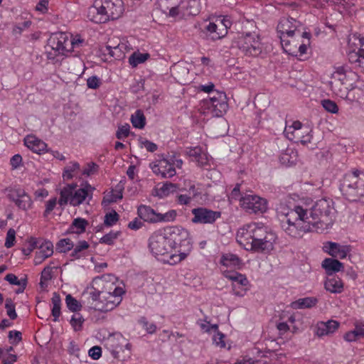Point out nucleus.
<instances>
[{
  "mask_svg": "<svg viewBox=\"0 0 364 364\" xmlns=\"http://www.w3.org/2000/svg\"><path fill=\"white\" fill-rule=\"evenodd\" d=\"M334 203L330 198L316 200L310 208L307 205H294L284 213L282 230L289 236L299 238L309 232H321L332 227L336 219Z\"/></svg>",
  "mask_w": 364,
  "mask_h": 364,
  "instance_id": "obj_1",
  "label": "nucleus"
},
{
  "mask_svg": "<svg viewBox=\"0 0 364 364\" xmlns=\"http://www.w3.org/2000/svg\"><path fill=\"white\" fill-rule=\"evenodd\" d=\"M236 239L247 250L269 252L274 248L276 236L265 228L251 223L238 230Z\"/></svg>",
  "mask_w": 364,
  "mask_h": 364,
  "instance_id": "obj_2",
  "label": "nucleus"
},
{
  "mask_svg": "<svg viewBox=\"0 0 364 364\" xmlns=\"http://www.w3.org/2000/svg\"><path fill=\"white\" fill-rule=\"evenodd\" d=\"M191 244L189 232L187 230L174 227L170 232L169 236L162 231H156L149 238V247L151 252L157 255H169L173 258V251L176 245H189Z\"/></svg>",
  "mask_w": 364,
  "mask_h": 364,
  "instance_id": "obj_3",
  "label": "nucleus"
},
{
  "mask_svg": "<svg viewBox=\"0 0 364 364\" xmlns=\"http://www.w3.org/2000/svg\"><path fill=\"white\" fill-rule=\"evenodd\" d=\"M109 290L100 291L92 287L89 292V303L97 311L107 312L115 309L122 300V295L125 293L121 287H115L112 291Z\"/></svg>",
  "mask_w": 364,
  "mask_h": 364,
  "instance_id": "obj_4",
  "label": "nucleus"
},
{
  "mask_svg": "<svg viewBox=\"0 0 364 364\" xmlns=\"http://www.w3.org/2000/svg\"><path fill=\"white\" fill-rule=\"evenodd\" d=\"M122 0H95L89 8L88 17L96 23H105L109 19H117L123 13Z\"/></svg>",
  "mask_w": 364,
  "mask_h": 364,
  "instance_id": "obj_5",
  "label": "nucleus"
},
{
  "mask_svg": "<svg viewBox=\"0 0 364 364\" xmlns=\"http://www.w3.org/2000/svg\"><path fill=\"white\" fill-rule=\"evenodd\" d=\"M77 184L72 183L65 186L60 191L58 203L65 205L69 203L73 206L82 204L87 198L89 201L92 198L94 188L86 183L84 187L76 189Z\"/></svg>",
  "mask_w": 364,
  "mask_h": 364,
  "instance_id": "obj_6",
  "label": "nucleus"
},
{
  "mask_svg": "<svg viewBox=\"0 0 364 364\" xmlns=\"http://www.w3.org/2000/svg\"><path fill=\"white\" fill-rule=\"evenodd\" d=\"M341 189L348 200L364 203V173L355 171L346 175Z\"/></svg>",
  "mask_w": 364,
  "mask_h": 364,
  "instance_id": "obj_7",
  "label": "nucleus"
},
{
  "mask_svg": "<svg viewBox=\"0 0 364 364\" xmlns=\"http://www.w3.org/2000/svg\"><path fill=\"white\" fill-rule=\"evenodd\" d=\"M235 43L241 52L247 56L257 57L264 50L259 36L254 31H244L240 33L237 38Z\"/></svg>",
  "mask_w": 364,
  "mask_h": 364,
  "instance_id": "obj_8",
  "label": "nucleus"
},
{
  "mask_svg": "<svg viewBox=\"0 0 364 364\" xmlns=\"http://www.w3.org/2000/svg\"><path fill=\"white\" fill-rule=\"evenodd\" d=\"M208 100L203 102L202 109L203 113L209 114L211 117H219L223 116L228 109L227 97L223 92H213Z\"/></svg>",
  "mask_w": 364,
  "mask_h": 364,
  "instance_id": "obj_9",
  "label": "nucleus"
},
{
  "mask_svg": "<svg viewBox=\"0 0 364 364\" xmlns=\"http://www.w3.org/2000/svg\"><path fill=\"white\" fill-rule=\"evenodd\" d=\"M137 212L141 219L151 223L172 222L177 215L175 210H170L165 213H156L150 206L144 205L138 208Z\"/></svg>",
  "mask_w": 364,
  "mask_h": 364,
  "instance_id": "obj_10",
  "label": "nucleus"
},
{
  "mask_svg": "<svg viewBox=\"0 0 364 364\" xmlns=\"http://www.w3.org/2000/svg\"><path fill=\"white\" fill-rule=\"evenodd\" d=\"M107 345L115 358L122 360L130 356L132 346L122 335L109 338Z\"/></svg>",
  "mask_w": 364,
  "mask_h": 364,
  "instance_id": "obj_11",
  "label": "nucleus"
},
{
  "mask_svg": "<svg viewBox=\"0 0 364 364\" xmlns=\"http://www.w3.org/2000/svg\"><path fill=\"white\" fill-rule=\"evenodd\" d=\"M241 207L248 213H263L267 209L265 199L256 195L247 194L240 198Z\"/></svg>",
  "mask_w": 364,
  "mask_h": 364,
  "instance_id": "obj_12",
  "label": "nucleus"
},
{
  "mask_svg": "<svg viewBox=\"0 0 364 364\" xmlns=\"http://www.w3.org/2000/svg\"><path fill=\"white\" fill-rule=\"evenodd\" d=\"M225 277L232 281V294L237 296H244L249 290L250 282L245 274L237 272H226Z\"/></svg>",
  "mask_w": 364,
  "mask_h": 364,
  "instance_id": "obj_13",
  "label": "nucleus"
},
{
  "mask_svg": "<svg viewBox=\"0 0 364 364\" xmlns=\"http://www.w3.org/2000/svg\"><path fill=\"white\" fill-rule=\"evenodd\" d=\"M191 213L193 215L191 221L195 224H213L221 217V212L203 207L192 209Z\"/></svg>",
  "mask_w": 364,
  "mask_h": 364,
  "instance_id": "obj_14",
  "label": "nucleus"
},
{
  "mask_svg": "<svg viewBox=\"0 0 364 364\" xmlns=\"http://www.w3.org/2000/svg\"><path fill=\"white\" fill-rule=\"evenodd\" d=\"M7 197L22 210L27 211L32 208L33 201L31 196L21 188H11Z\"/></svg>",
  "mask_w": 364,
  "mask_h": 364,
  "instance_id": "obj_15",
  "label": "nucleus"
},
{
  "mask_svg": "<svg viewBox=\"0 0 364 364\" xmlns=\"http://www.w3.org/2000/svg\"><path fill=\"white\" fill-rule=\"evenodd\" d=\"M150 168L156 175L162 178H169L176 173L173 164L166 159H162L149 164Z\"/></svg>",
  "mask_w": 364,
  "mask_h": 364,
  "instance_id": "obj_16",
  "label": "nucleus"
},
{
  "mask_svg": "<svg viewBox=\"0 0 364 364\" xmlns=\"http://www.w3.org/2000/svg\"><path fill=\"white\" fill-rule=\"evenodd\" d=\"M48 43L55 48L58 53L66 55L71 51L70 38L66 33L60 32L53 34L48 40Z\"/></svg>",
  "mask_w": 364,
  "mask_h": 364,
  "instance_id": "obj_17",
  "label": "nucleus"
},
{
  "mask_svg": "<svg viewBox=\"0 0 364 364\" xmlns=\"http://www.w3.org/2000/svg\"><path fill=\"white\" fill-rule=\"evenodd\" d=\"M301 23L293 18L283 17L277 25V31L280 35H287V37H293L296 32H299Z\"/></svg>",
  "mask_w": 364,
  "mask_h": 364,
  "instance_id": "obj_18",
  "label": "nucleus"
},
{
  "mask_svg": "<svg viewBox=\"0 0 364 364\" xmlns=\"http://www.w3.org/2000/svg\"><path fill=\"white\" fill-rule=\"evenodd\" d=\"M323 250L333 257L344 259L350 251V246L342 245L334 242H326L323 244Z\"/></svg>",
  "mask_w": 364,
  "mask_h": 364,
  "instance_id": "obj_19",
  "label": "nucleus"
},
{
  "mask_svg": "<svg viewBox=\"0 0 364 364\" xmlns=\"http://www.w3.org/2000/svg\"><path fill=\"white\" fill-rule=\"evenodd\" d=\"M357 77V75L348 69L346 66H338L333 73L331 78L346 84L349 86L352 85V81Z\"/></svg>",
  "mask_w": 364,
  "mask_h": 364,
  "instance_id": "obj_20",
  "label": "nucleus"
},
{
  "mask_svg": "<svg viewBox=\"0 0 364 364\" xmlns=\"http://www.w3.org/2000/svg\"><path fill=\"white\" fill-rule=\"evenodd\" d=\"M203 32L205 35L207 40L213 41L220 40L227 35L225 28H220L218 25L213 22H209V23L205 26Z\"/></svg>",
  "mask_w": 364,
  "mask_h": 364,
  "instance_id": "obj_21",
  "label": "nucleus"
},
{
  "mask_svg": "<svg viewBox=\"0 0 364 364\" xmlns=\"http://www.w3.org/2000/svg\"><path fill=\"white\" fill-rule=\"evenodd\" d=\"M340 323L335 320H328L326 322L321 321L316 325V333L318 337L333 333L339 327Z\"/></svg>",
  "mask_w": 364,
  "mask_h": 364,
  "instance_id": "obj_22",
  "label": "nucleus"
},
{
  "mask_svg": "<svg viewBox=\"0 0 364 364\" xmlns=\"http://www.w3.org/2000/svg\"><path fill=\"white\" fill-rule=\"evenodd\" d=\"M53 253V245L50 241L43 242L39 247V250L36 252L34 263L36 265L40 264L46 259L50 257Z\"/></svg>",
  "mask_w": 364,
  "mask_h": 364,
  "instance_id": "obj_23",
  "label": "nucleus"
},
{
  "mask_svg": "<svg viewBox=\"0 0 364 364\" xmlns=\"http://www.w3.org/2000/svg\"><path fill=\"white\" fill-rule=\"evenodd\" d=\"M182 17L196 16L200 11V0H181Z\"/></svg>",
  "mask_w": 364,
  "mask_h": 364,
  "instance_id": "obj_24",
  "label": "nucleus"
},
{
  "mask_svg": "<svg viewBox=\"0 0 364 364\" xmlns=\"http://www.w3.org/2000/svg\"><path fill=\"white\" fill-rule=\"evenodd\" d=\"M24 144L32 151L41 154L46 150L47 144L33 135H28L24 139Z\"/></svg>",
  "mask_w": 364,
  "mask_h": 364,
  "instance_id": "obj_25",
  "label": "nucleus"
},
{
  "mask_svg": "<svg viewBox=\"0 0 364 364\" xmlns=\"http://www.w3.org/2000/svg\"><path fill=\"white\" fill-rule=\"evenodd\" d=\"M322 267L325 269L326 274L330 276L343 270V264L336 259L326 258L322 262Z\"/></svg>",
  "mask_w": 364,
  "mask_h": 364,
  "instance_id": "obj_26",
  "label": "nucleus"
},
{
  "mask_svg": "<svg viewBox=\"0 0 364 364\" xmlns=\"http://www.w3.org/2000/svg\"><path fill=\"white\" fill-rule=\"evenodd\" d=\"M317 303L318 299L316 297H304L291 302V307L294 309H310L315 306Z\"/></svg>",
  "mask_w": 364,
  "mask_h": 364,
  "instance_id": "obj_27",
  "label": "nucleus"
},
{
  "mask_svg": "<svg viewBox=\"0 0 364 364\" xmlns=\"http://www.w3.org/2000/svg\"><path fill=\"white\" fill-rule=\"evenodd\" d=\"M344 99L360 105L364 104V90L358 87H352L348 90V95Z\"/></svg>",
  "mask_w": 364,
  "mask_h": 364,
  "instance_id": "obj_28",
  "label": "nucleus"
},
{
  "mask_svg": "<svg viewBox=\"0 0 364 364\" xmlns=\"http://www.w3.org/2000/svg\"><path fill=\"white\" fill-rule=\"evenodd\" d=\"M87 225L88 222L85 219L81 218H75L69 227L68 232L77 235L82 234L85 232L86 226Z\"/></svg>",
  "mask_w": 364,
  "mask_h": 364,
  "instance_id": "obj_29",
  "label": "nucleus"
},
{
  "mask_svg": "<svg viewBox=\"0 0 364 364\" xmlns=\"http://www.w3.org/2000/svg\"><path fill=\"white\" fill-rule=\"evenodd\" d=\"M325 289L331 293L338 294L343 291V284L341 279L333 277L326 281Z\"/></svg>",
  "mask_w": 364,
  "mask_h": 364,
  "instance_id": "obj_30",
  "label": "nucleus"
},
{
  "mask_svg": "<svg viewBox=\"0 0 364 364\" xmlns=\"http://www.w3.org/2000/svg\"><path fill=\"white\" fill-rule=\"evenodd\" d=\"M331 90L338 97L344 99L345 96L348 95L349 85L343 84L342 82L333 80L329 82Z\"/></svg>",
  "mask_w": 364,
  "mask_h": 364,
  "instance_id": "obj_31",
  "label": "nucleus"
},
{
  "mask_svg": "<svg viewBox=\"0 0 364 364\" xmlns=\"http://www.w3.org/2000/svg\"><path fill=\"white\" fill-rule=\"evenodd\" d=\"M297 154L291 149H287L279 155V161L285 166H291L294 164L296 160Z\"/></svg>",
  "mask_w": 364,
  "mask_h": 364,
  "instance_id": "obj_32",
  "label": "nucleus"
},
{
  "mask_svg": "<svg viewBox=\"0 0 364 364\" xmlns=\"http://www.w3.org/2000/svg\"><path fill=\"white\" fill-rule=\"evenodd\" d=\"M240 263L241 260L239 257L232 253L224 254L220 258V264L225 267H235Z\"/></svg>",
  "mask_w": 364,
  "mask_h": 364,
  "instance_id": "obj_33",
  "label": "nucleus"
},
{
  "mask_svg": "<svg viewBox=\"0 0 364 364\" xmlns=\"http://www.w3.org/2000/svg\"><path fill=\"white\" fill-rule=\"evenodd\" d=\"M279 38L284 50L289 55L296 56L297 45H291V40L289 39V37H287V35H280ZM290 38H292L293 37Z\"/></svg>",
  "mask_w": 364,
  "mask_h": 364,
  "instance_id": "obj_34",
  "label": "nucleus"
},
{
  "mask_svg": "<svg viewBox=\"0 0 364 364\" xmlns=\"http://www.w3.org/2000/svg\"><path fill=\"white\" fill-rule=\"evenodd\" d=\"M90 247L88 242L85 240H80L77 244L73 247V250L70 254V257L74 259H80L82 257H84L85 251L87 250Z\"/></svg>",
  "mask_w": 364,
  "mask_h": 364,
  "instance_id": "obj_35",
  "label": "nucleus"
},
{
  "mask_svg": "<svg viewBox=\"0 0 364 364\" xmlns=\"http://www.w3.org/2000/svg\"><path fill=\"white\" fill-rule=\"evenodd\" d=\"M131 122L134 127L143 129L146 124V117L141 109H137L134 114L131 116Z\"/></svg>",
  "mask_w": 364,
  "mask_h": 364,
  "instance_id": "obj_36",
  "label": "nucleus"
},
{
  "mask_svg": "<svg viewBox=\"0 0 364 364\" xmlns=\"http://www.w3.org/2000/svg\"><path fill=\"white\" fill-rule=\"evenodd\" d=\"M51 301L53 304L51 314L54 318L53 321H57L58 320L59 316H60L61 299L60 295L58 293L54 292Z\"/></svg>",
  "mask_w": 364,
  "mask_h": 364,
  "instance_id": "obj_37",
  "label": "nucleus"
},
{
  "mask_svg": "<svg viewBox=\"0 0 364 364\" xmlns=\"http://www.w3.org/2000/svg\"><path fill=\"white\" fill-rule=\"evenodd\" d=\"M177 188L178 186L176 183L166 182L158 189V195L161 198L166 197L170 193L176 192Z\"/></svg>",
  "mask_w": 364,
  "mask_h": 364,
  "instance_id": "obj_38",
  "label": "nucleus"
},
{
  "mask_svg": "<svg viewBox=\"0 0 364 364\" xmlns=\"http://www.w3.org/2000/svg\"><path fill=\"white\" fill-rule=\"evenodd\" d=\"M149 58V53H141L134 52L129 58V63L132 67H136L139 64L145 62Z\"/></svg>",
  "mask_w": 364,
  "mask_h": 364,
  "instance_id": "obj_39",
  "label": "nucleus"
},
{
  "mask_svg": "<svg viewBox=\"0 0 364 364\" xmlns=\"http://www.w3.org/2000/svg\"><path fill=\"white\" fill-rule=\"evenodd\" d=\"M301 128L302 124L299 121L294 122L291 126H289L288 128H286L285 131L287 135H289V134L290 133L293 136V138H291L290 136H288L289 139L291 140L296 137L299 139L301 135L300 130L301 129Z\"/></svg>",
  "mask_w": 364,
  "mask_h": 364,
  "instance_id": "obj_40",
  "label": "nucleus"
},
{
  "mask_svg": "<svg viewBox=\"0 0 364 364\" xmlns=\"http://www.w3.org/2000/svg\"><path fill=\"white\" fill-rule=\"evenodd\" d=\"M74 247L73 241L69 238L61 239L56 245V250L59 252H67Z\"/></svg>",
  "mask_w": 364,
  "mask_h": 364,
  "instance_id": "obj_41",
  "label": "nucleus"
},
{
  "mask_svg": "<svg viewBox=\"0 0 364 364\" xmlns=\"http://www.w3.org/2000/svg\"><path fill=\"white\" fill-rule=\"evenodd\" d=\"M80 169V164L77 162H72L70 165L65 167L63 178L64 180L73 178L74 172Z\"/></svg>",
  "mask_w": 364,
  "mask_h": 364,
  "instance_id": "obj_42",
  "label": "nucleus"
},
{
  "mask_svg": "<svg viewBox=\"0 0 364 364\" xmlns=\"http://www.w3.org/2000/svg\"><path fill=\"white\" fill-rule=\"evenodd\" d=\"M65 303L68 309L73 312L80 311L81 304L70 294H68L65 298Z\"/></svg>",
  "mask_w": 364,
  "mask_h": 364,
  "instance_id": "obj_43",
  "label": "nucleus"
},
{
  "mask_svg": "<svg viewBox=\"0 0 364 364\" xmlns=\"http://www.w3.org/2000/svg\"><path fill=\"white\" fill-rule=\"evenodd\" d=\"M120 234L121 232L119 231H110L109 233L105 235L102 238H100V243L112 245Z\"/></svg>",
  "mask_w": 364,
  "mask_h": 364,
  "instance_id": "obj_44",
  "label": "nucleus"
},
{
  "mask_svg": "<svg viewBox=\"0 0 364 364\" xmlns=\"http://www.w3.org/2000/svg\"><path fill=\"white\" fill-rule=\"evenodd\" d=\"M122 198V193L119 192L117 193H114L112 191L107 193L105 196H104L102 205L104 206L109 205L111 203H116L119 199Z\"/></svg>",
  "mask_w": 364,
  "mask_h": 364,
  "instance_id": "obj_45",
  "label": "nucleus"
},
{
  "mask_svg": "<svg viewBox=\"0 0 364 364\" xmlns=\"http://www.w3.org/2000/svg\"><path fill=\"white\" fill-rule=\"evenodd\" d=\"M46 48V55L47 58L53 62H58L60 60L59 57L65 55L61 53H58V51L55 50V48H53V46H50L49 43Z\"/></svg>",
  "mask_w": 364,
  "mask_h": 364,
  "instance_id": "obj_46",
  "label": "nucleus"
},
{
  "mask_svg": "<svg viewBox=\"0 0 364 364\" xmlns=\"http://www.w3.org/2000/svg\"><path fill=\"white\" fill-rule=\"evenodd\" d=\"M139 323L149 334H153L156 331V326L154 323H149L147 318L144 316H142L139 319Z\"/></svg>",
  "mask_w": 364,
  "mask_h": 364,
  "instance_id": "obj_47",
  "label": "nucleus"
},
{
  "mask_svg": "<svg viewBox=\"0 0 364 364\" xmlns=\"http://www.w3.org/2000/svg\"><path fill=\"white\" fill-rule=\"evenodd\" d=\"M5 308L6 309V314L11 320H15L17 318V314L15 309V304L11 299H6Z\"/></svg>",
  "mask_w": 364,
  "mask_h": 364,
  "instance_id": "obj_48",
  "label": "nucleus"
},
{
  "mask_svg": "<svg viewBox=\"0 0 364 364\" xmlns=\"http://www.w3.org/2000/svg\"><path fill=\"white\" fill-rule=\"evenodd\" d=\"M84 318L80 314H74L70 320V324L75 331L81 330Z\"/></svg>",
  "mask_w": 364,
  "mask_h": 364,
  "instance_id": "obj_49",
  "label": "nucleus"
},
{
  "mask_svg": "<svg viewBox=\"0 0 364 364\" xmlns=\"http://www.w3.org/2000/svg\"><path fill=\"white\" fill-rule=\"evenodd\" d=\"M119 220V215L114 210L107 213L105 216L104 223L106 226L110 227L114 225Z\"/></svg>",
  "mask_w": 364,
  "mask_h": 364,
  "instance_id": "obj_50",
  "label": "nucleus"
},
{
  "mask_svg": "<svg viewBox=\"0 0 364 364\" xmlns=\"http://www.w3.org/2000/svg\"><path fill=\"white\" fill-rule=\"evenodd\" d=\"M323 107L328 112L336 114L338 111L337 104L331 100H323L321 102Z\"/></svg>",
  "mask_w": 364,
  "mask_h": 364,
  "instance_id": "obj_51",
  "label": "nucleus"
},
{
  "mask_svg": "<svg viewBox=\"0 0 364 364\" xmlns=\"http://www.w3.org/2000/svg\"><path fill=\"white\" fill-rule=\"evenodd\" d=\"M130 131V126L129 124H125L124 125L119 126L116 132V137L118 139H122L123 138H126L129 136Z\"/></svg>",
  "mask_w": 364,
  "mask_h": 364,
  "instance_id": "obj_52",
  "label": "nucleus"
},
{
  "mask_svg": "<svg viewBox=\"0 0 364 364\" xmlns=\"http://www.w3.org/2000/svg\"><path fill=\"white\" fill-rule=\"evenodd\" d=\"M15 240L16 231L14 229L10 228L6 233V237L4 244L5 247L7 248H10L12 246H14Z\"/></svg>",
  "mask_w": 364,
  "mask_h": 364,
  "instance_id": "obj_53",
  "label": "nucleus"
},
{
  "mask_svg": "<svg viewBox=\"0 0 364 364\" xmlns=\"http://www.w3.org/2000/svg\"><path fill=\"white\" fill-rule=\"evenodd\" d=\"M100 84V79L96 75L91 76L87 80V86L90 89H97Z\"/></svg>",
  "mask_w": 364,
  "mask_h": 364,
  "instance_id": "obj_54",
  "label": "nucleus"
},
{
  "mask_svg": "<svg viewBox=\"0 0 364 364\" xmlns=\"http://www.w3.org/2000/svg\"><path fill=\"white\" fill-rule=\"evenodd\" d=\"M57 203V198H53L47 201L46 204V210L43 213V217L46 218L50 212L55 208Z\"/></svg>",
  "mask_w": 364,
  "mask_h": 364,
  "instance_id": "obj_55",
  "label": "nucleus"
},
{
  "mask_svg": "<svg viewBox=\"0 0 364 364\" xmlns=\"http://www.w3.org/2000/svg\"><path fill=\"white\" fill-rule=\"evenodd\" d=\"M98 166L94 163L91 162L87 164V167L85 168L82 171V174L86 176H90L94 174L97 171Z\"/></svg>",
  "mask_w": 364,
  "mask_h": 364,
  "instance_id": "obj_56",
  "label": "nucleus"
},
{
  "mask_svg": "<svg viewBox=\"0 0 364 364\" xmlns=\"http://www.w3.org/2000/svg\"><path fill=\"white\" fill-rule=\"evenodd\" d=\"M89 355L94 360H98L102 355V349L99 346H93L88 351Z\"/></svg>",
  "mask_w": 364,
  "mask_h": 364,
  "instance_id": "obj_57",
  "label": "nucleus"
},
{
  "mask_svg": "<svg viewBox=\"0 0 364 364\" xmlns=\"http://www.w3.org/2000/svg\"><path fill=\"white\" fill-rule=\"evenodd\" d=\"M31 24L29 21H24L21 25H16L13 28V34L15 36H19L21 34L23 30L25 28H28Z\"/></svg>",
  "mask_w": 364,
  "mask_h": 364,
  "instance_id": "obj_58",
  "label": "nucleus"
},
{
  "mask_svg": "<svg viewBox=\"0 0 364 364\" xmlns=\"http://www.w3.org/2000/svg\"><path fill=\"white\" fill-rule=\"evenodd\" d=\"M9 338L10 340L14 339L11 341L12 343H18L22 340L21 333L18 331H11L9 333Z\"/></svg>",
  "mask_w": 364,
  "mask_h": 364,
  "instance_id": "obj_59",
  "label": "nucleus"
},
{
  "mask_svg": "<svg viewBox=\"0 0 364 364\" xmlns=\"http://www.w3.org/2000/svg\"><path fill=\"white\" fill-rule=\"evenodd\" d=\"M53 267L50 266L46 267L41 272V279L49 281L52 279Z\"/></svg>",
  "mask_w": 364,
  "mask_h": 364,
  "instance_id": "obj_60",
  "label": "nucleus"
},
{
  "mask_svg": "<svg viewBox=\"0 0 364 364\" xmlns=\"http://www.w3.org/2000/svg\"><path fill=\"white\" fill-rule=\"evenodd\" d=\"M223 338H224V334L220 332H218L213 336V341L216 346H220V348H223L225 346V343L223 341Z\"/></svg>",
  "mask_w": 364,
  "mask_h": 364,
  "instance_id": "obj_61",
  "label": "nucleus"
},
{
  "mask_svg": "<svg viewBox=\"0 0 364 364\" xmlns=\"http://www.w3.org/2000/svg\"><path fill=\"white\" fill-rule=\"evenodd\" d=\"M22 162V157L20 154H16L11 158L10 164L13 169L17 168Z\"/></svg>",
  "mask_w": 364,
  "mask_h": 364,
  "instance_id": "obj_62",
  "label": "nucleus"
},
{
  "mask_svg": "<svg viewBox=\"0 0 364 364\" xmlns=\"http://www.w3.org/2000/svg\"><path fill=\"white\" fill-rule=\"evenodd\" d=\"M240 184L237 183L236 186H235V188L231 191V193L229 196V199H230V200L240 199V200L241 198H240Z\"/></svg>",
  "mask_w": 364,
  "mask_h": 364,
  "instance_id": "obj_63",
  "label": "nucleus"
},
{
  "mask_svg": "<svg viewBox=\"0 0 364 364\" xmlns=\"http://www.w3.org/2000/svg\"><path fill=\"white\" fill-rule=\"evenodd\" d=\"M188 154L190 157L193 158V161H196L198 159V158L200 157L202 152L200 148L195 147L193 149H190Z\"/></svg>",
  "mask_w": 364,
  "mask_h": 364,
  "instance_id": "obj_64",
  "label": "nucleus"
}]
</instances>
